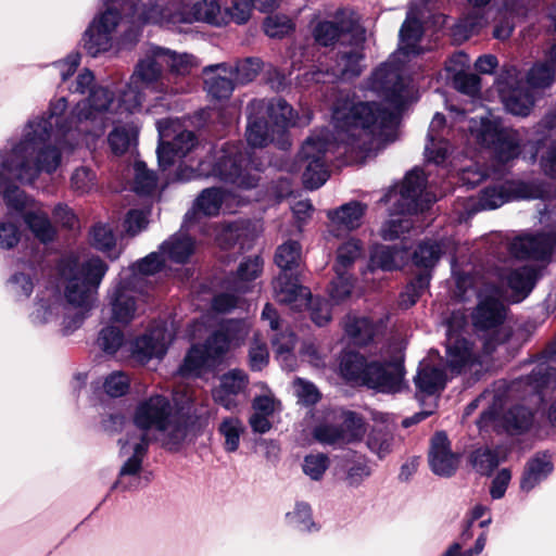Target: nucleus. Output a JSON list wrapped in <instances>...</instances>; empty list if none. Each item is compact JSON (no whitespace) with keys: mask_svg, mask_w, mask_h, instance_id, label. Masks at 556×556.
Returning <instances> with one entry per match:
<instances>
[{"mask_svg":"<svg viewBox=\"0 0 556 556\" xmlns=\"http://www.w3.org/2000/svg\"><path fill=\"white\" fill-rule=\"evenodd\" d=\"M388 141H303L300 150L302 179L307 189H317L329 177V165L363 163L386 149Z\"/></svg>","mask_w":556,"mask_h":556,"instance_id":"5","label":"nucleus"},{"mask_svg":"<svg viewBox=\"0 0 556 556\" xmlns=\"http://www.w3.org/2000/svg\"><path fill=\"white\" fill-rule=\"evenodd\" d=\"M540 190L532 184L523 181H507L500 187L486 188L482 191L479 204L482 210H494L510 200L534 199Z\"/></svg>","mask_w":556,"mask_h":556,"instance_id":"22","label":"nucleus"},{"mask_svg":"<svg viewBox=\"0 0 556 556\" xmlns=\"http://www.w3.org/2000/svg\"><path fill=\"white\" fill-rule=\"evenodd\" d=\"M266 141H248L247 147H235L233 142H225L220 148L222 155L216 161L201 162L212 163L211 174L220 179L237 185L239 188L250 189L258 181L257 172L261 170L262 162L254 156L256 149H263Z\"/></svg>","mask_w":556,"mask_h":556,"instance_id":"12","label":"nucleus"},{"mask_svg":"<svg viewBox=\"0 0 556 556\" xmlns=\"http://www.w3.org/2000/svg\"><path fill=\"white\" fill-rule=\"evenodd\" d=\"M89 242L94 249L108 253L112 260L119 255L113 228L109 224H96L89 231Z\"/></svg>","mask_w":556,"mask_h":556,"instance_id":"39","label":"nucleus"},{"mask_svg":"<svg viewBox=\"0 0 556 556\" xmlns=\"http://www.w3.org/2000/svg\"><path fill=\"white\" fill-rule=\"evenodd\" d=\"M429 464L431 470L441 477H451L458 468L459 457L451 451L450 441L443 432L435 433L431 440Z\"/></svg>","mask_w":556,"mask_h":556,"instance_id":"25","label":"nucleus"},{"mask_svg":"<svg viewBox=\"0 0 556 556\" xmlns=\"http://www.w3.org/2000/svg\"><path fill=\"white\" fill-rule=\"evenodd\" d=\"M60 296L56 293H50L47 298H41L36 303V307L30 315L35 325H43L53 320L64 309Z\"/></svg>","mask_w":556,"mask_h":556,"instance_id":"43","label":"nucleus"},{"mask_svg":"<svg viewBox=\"0 0 556 556\" xmlns=\"http://www.w3.org/2000/svg\"><path fill=\"white\" fill-rule=\"evenodd\" d=\"M219 433L224 438V448L228 453L236 452L240 445V438L244 432L242 421L237 417L225 418L219 427Z\"/></svg>","mask_w":556,"mask_h":556,"instance_id":"46","label":"nucleus"},{"mask_svg":"<svg viewBox=\"0 0 556 556\" xmlns=\"http://www.w3.org/2000/svg\"><path fill=\"white\" fill-rule=\"evenodd\" d=\"M225 201V193L218 188H210L202 191L195 206L204 215H216Z\"/></svg>","mask_w":556,"mask_h":556,"instance_id":"56","label":"nucleus"},{"mask_svg":"<svg viewBox=\"0 0 556 556\" xmlns=\"http://www.w3.org/2000/svg\"><path fill=\"white\" fill-rule=\"evenodd\" d=\"M472 7L471 11L463 18L460 26L467 35L479 33L486 27L493 15L492 8L488 7L491 0H467Z\"/></svg>","mask_w":556,"mask_h":556,"instance_id":"37","label":"nucleus"},{"mask_svg":"<svg viewBox=\"0 0 556 556\" xmlns=\"http://www.w3.org/2000/svg\"><path fill=\"white\" fill-rule=\"evenodd\" d=\"M497 90L505 109L518 116H527L534 105V96L519 78L515 66L507 67L497 79Z\"/></svg>","mask_w":556,"mask_h":556,"instance_id":"18","label":"nucleus"},{"mask_svg":"<svg viewBox=\"0 0 556 556\" xmlns=\"http://www.w3.org/2000/svg\"><path fill=\"white\" fill-rule=\"evenodd\" d=\"M340 372L352 383L367 386L380 392L395 393L403 388V367L399 361L380 364L367 362L358 353L346 352L340 359Z\"/></svg>","mask_w":556,"mask_h":556,"instance_id":"11","label":"nucleus"},{"mask_svg":"<svg viewBox=\"0 0 556 556\" xmlns=\"http://www.w3.org/2000/svg\"><path fill=\"white\" fill-rule=\"evenodd\" d=\"M250 224L245 220H236L222 225L217 233V241L223 248H230L239 244V249L243 250L252 240Z\"/></svg>","mask_w":556,"mask_h":556,"instance_id":"34","label":"nucleus"},{"mask_svg":"<svg viewBox=\"0 0 556 556\" xmlns=\"http://www.w3.org/2000/svg\"><path fill=\"white\" fill-rule=\"evenodd\" d=\"M443 253V244L438 242H424L420 243L414 252V263L426 269L432 268L440 260Z\"/></svg>","mask_w":556,"mask_h":556,"instance_id":"52","label":"nucleus"},{"mask_svg":"<svg viewBox=\"0 0 556 556\" xmlns=\"http://www.w3.org/2000/svg\"><path fill=\"white\" fill-rule=\"evenodd\" d=\"M96 186V174L87 167L77 168L71 177V187L77 193H89Z\"/></svg>","mask_w":556,"mask_h":556,"instance_id":"63","label":"nucleus"},{"mask_svg":"<svg viewBox=\"0 0 556 556\" xmlns=\"http://www.w3.org/2000/svg\"><path fill=\"white\" fill-rule=\"evenodd\" d=\"M351 37L354 42L351 47H344L339 51V60L336 66L331 67V73H326L317 70L311 73L304 74V83H325V76L330 75L333 78L356 76L362 71V43L364 41V31L358 26H351L349 28Z\"/></svg>","mask_w":556,"mask_h":556,"instance_id":"17","label":"nucleus"},{"mask_svg":"<svg viewBox=\"0 0 556 556\" xmlns=\"http://www.w3.org/2000/svg\"><path fill=\"white\" fill-rule=\"evenodd\" d=\"M160 250L168 260L176 263H185L194 251V242L187 235L179 232L165 241Z\"/></svg>","mask_w":556,"mask_h":556,"instance_id":"38","label":"nucleus"},{"mask_svg":"<svg viewBox=\"0 0 556 556\" xmlns=\"http://www.w3.org/2000/svg\"><path fill=\"white\" fill-rule=\"evenodd\" d=\"M106 271V264L99 257H91L83 263L72 256L62 258L59 273L65 283L67 303L77 308L89 309Z\"/></svg>","mask_w":556,"mask_h":556,"instance_id":"10","label":"nucleus"},{"mask_svg":"<svg viewBox=\"0 0 556 556\" xmlns=\"http://www.w3.org/2000/svg\"><path fill=\"white\" fill-rule=\"evenodd\" d=\"M70 151L68 141H18L10 153L0 154V165L12 178L33 182L40 173L55 172Z\"/></svg>","mask_w":556,"mask_h":556,"instance_id":"7","label":"nucleus"},{"mask_svg":"<svg viewBox=\"0 0 556 556\" xmlns=\"http://www.w3.org/2000/svg\"><path fill=\"white\" fill-rule=\"evenodd\" d=\"M249 384L248 375L241 369H231L219 379V386L212 391L216 403L228 410L239 405L238 397L243 394Z\"/></svg>","mask_w":556,"mask_h":556,"instance_id":"23","label":"nucleus"},{"mask_svg":"<svg viewBox=\"0 0 556 556\" xmlns=\"http://www.w3.org/2000/svg\"><path fill=\"white\" fill-rule=\"evenodd\" d=\"M429 281L430 275L428 273L418 275L400 294L399 305L404 309L413 306L421 293L428 288Z\"/></svg>","mask_w":556,"mask_h":556,"instance_id":"54","label":"nucleus"},{"mask_svg":"<svg viewBox=\"0 0 556 556\" xmlns=\"http://www.w3.org/2000/svg\"><path fill=\"white\" fill-rule=\"evenodd\" d=\"M173 341V333L164 323H156L130 344V356L138 364L144 365L151 359H162Z\"/></svg>","mask_w":556,"mask_h":556,"instance_id":"19","label":"nucleus"},{"mask_svg":"<svg viewBox=\"0 0 556 556\" xmlns=\"http://www.w3.org/2000/svg\"><path fill=\"white\" fill-rule=\"evenodd\" d=\"M162 56L173 76H186L198 65L195 58L188 53H177L163 48Z\"/></svg>","mask_w":556,"mask_h":556,"instance_id":"45","label":"nucleus"},{"mask_svg":"<svg viewBox=\"0 0 556 556\" xmlns=\"http://www.w3.org/2000/svg\"><path fill=\"white\" fill-rule=\"evenodd\" d=\"M367 211V205L358 201H351L338 208L330 210L327 213L331 225L338 229L351 231L362 225L363 217Z\"/></svg>","mask_w":556,"mask_h":556,"instance_id":"30","label":"nucleus"},{"mask_svg":"<svg viewBox=\"0 0 556 556\" xmlns=\"http://www.w3.org/2000/svg\"><path fill=\"white\" fill-rule=\"evenodd\" d=\"M163 48L151 47L138 62L127 87L116 92L99 87L79 100L71 110L66 97L50 100L46 113L36 115L23 127V139H51L67 135L102 137L109 127L108 139H137L139 127L123 115L134 113L142 104V89L162 94L187 92L189 84L163 76Z\"/></svg>","mask_w":556,"mask_h":556,"instance_id":"1","label":"nucleus"},{"mask_svg":"<svg viewBox=\"0 0 556 556\" xmlns=\"http://www.w3.org/2000/svg\"><path fill=\"white\" fill-rule=\"evenodd\" d=\"M393 443L392 433L386 428L372 429L367 438V447L380 458L391 452Z\"/></svg>","mask_w":556,"mask_h":556,"instance_id":"57","label":"nucleus"},{"mask_svg":"<svg viewBox=\"0 0 556 556\" xmlns=\"http://www.w3.org/2000/svg\"><path fill=\"white\" fill-rule=\"evenodd\" d=\"M556 355V344L546 349L530 376L520 378L510 387V393L521 392L501 414V425L510 433H523L540 426V407L546 391L556 388V368L547 361Z\"/></svg>","mask_w":556,"mask_h":556,"instance_id":"4","label":"nucleus"},{"mask_svg":"<svg viewBox=\"0 0 556 556\" xmlns=\"http://www.w3.org/2000/svg\"><path fill=\"white\" fill-rule=\"evenodd\" d=\"M460 128L467 129L473 139H514L502 118L491 112L475 118L464 117Z\"/></svg>","mask_w":556,"mask_h":556,"instance_id":"24","label":"nucleus"},{"mask_svg":"<svg viewBox=\"0 0 556 556\" xmlns=\"http://www.w3.org/2000/svg\"><path fill=\"white\" fill-rule=\"evenodd\" d=\"M273 346L276 357L280 361L281 365L289 369H293L294 357L292 351L295 346V337L292 332H285L276 336L273 339Z\"/></svg>","mask_w":556,"mask_h":556,"instance_id":"49","label":"nucleus"},{"mask_svg":"<svg viewBox=\"0 0 556 556\" xmlns=\"http://www.w3.org/2000/svg\"><path fill=\"white\" fill-rule=\"evenodd\" d=\"M471 318L485 354H492L511 336V330L503 325L505 306L500 301L497 291L496 295H480Z\"/></svg>","mask_w":556,"mask_h":556,"instance_id":"13","label":"nucleus"},{"mask_svg":"<svg viewBox=\"0 0 556 556\" xmlns=\"http://www.w3.org/2000/svg\"><path fill=\"white\" fill-rule=\"evenodd\" d=\"M362 253L363 248L357 239L351 238L341 243L337 249V257L333 264L334 273L349 271Z\"/></svg>","mask_w":556,"mask_h":556,"instance_id":"44","label":"nucleus"},{"mask_svg":"<svg viewBox=\"0 0 556 556\" xmlns=\"http://www.w3.org/2000/svg\"><path fill=\"white\" fill-rule=\"evenodd\" d=\"M382 201L391 203L392 211L380 235L384 240L392 241L408 232L414 225L412 216L429 208L437 198L427 189V177L422 169L415 167L406 173L402 182L394 186Z\"/></svg>","mask_w":556,"mask_h":556,"instance_id":"6","label":"nucleus"},{"mask_svg":"<svg viewBox=\"0 0 556 556\" xmlns=\"http://www.w3.org/2000/svg\"><path fill=\"white\" fill-rule=\"evenodd\" d=\"M513 256L546 263L556 252V230L540 233L525 232L515 237L508 244Z\"/></svg>","mask_w":556,"mask_h":556,"instance_id":"20","label":"nucleus"},{"mask_svg":"<svg viewBox=\"0 0 556 556\" xmlns=\"http://www.w3.org/2000/svg\"><path fill=\"white\" fill-rule=\"evenodd\" d=\"M249 111L247 139H268L274 137L276 134L274 126H270L268 121L265 119L267 113H258L257 110H252V102L249 104Z\"/></svg>","mask_w":556,"mask_h":556,"instance_id":"47","label":"nucleus"},{"mask_svg":"<svg viewBox=\"0 0 556 556\" xmlns=\"http://www.w3.org/2000/svg\"><path fill=\"white\" fill-rule=\"evenodd\" d=\"M202 141H159L156 149L160 166L166 168L197 150Z\"/></svg>","mask_w":556,"mask_h":556,"instance_id":"33","label":"nucleus"},{"mask_svg":"<svg viewBox=\"0 0 556 556\" xmlns=\"http://www.w3.org/2000/svg\"><path fill=\"white\" fill-rule=\"evenodd\" d=\"M343 327L345 334L357 345L370 342L378 331L377 325L365 316L348 315Z\"/></svg>","mask_w":556,"mask_h":556,"instance_id":"36","label":"nucleus"},{"mask_svg":"<svg viewBox=\"0 0 556 556\" xmlns=\"http://www.w3.org/2000/svg\"><path fill=\"white\" fill-rule=\"evenodd\" d=\"M173 401L174 406L166 396L155 394L137 405L134 415L137 429L127 432L125 440L118 441L119 455L126 460L112 489L127 491L139 486L142 462L149 445L144 430L157 431L164 445L176 450L186 439L189 426L206 414V397L191 387H178Z\"/></svg>","mask_w":556,"mask_h":556,"instance_id":"3","label":"nucleus"},{"mask_svg":"<svg viewBox=\"0 0 556 556\" xmlns=\"http://www.w3.org/2000/svg\"><path fill=\"white\" fill-rule=\"evenodd\" d=\"M122 10L124 17L115 9L108 8L92 20L81 38L83 47L88 54L97 56L109 51L112 48L113 34L121 23L129 24L126 40H132L138 36V29L147 23L138 22V15L142 11H149V7L140 0H126Z\"/></svg>","mask_w":556,"mask_h":556,"instance_id":"9","label":"nucleus"},{"mask_svg":"<svg viewBox=\"0 0 556 556\" xmlns=\"http://www.w3.org/2000/svg\"><path fill=\"white\" fill-rule=\"evenodd\" d=\"M164 255L160 252H152L129 270L123 271L136 286L141 288V280L143 276H149L157 273L164 263Z\"/></svg>","mask_w":556,"mask_h":556,"instance_id":"42","label":"nucleus"},{"mask_svg":"<svg viewBox=\"0 0 556 556\" xmlns=\"http://www.w3.org/2000/svg\"><path fill=\"white\" fill-rule=\"evenodd\" d=\"M340 427L344 444L359 441L366 431L363 419L351 412L344 415V420Z\"/></svg>","mask_w":556,"mask_h":556,"instance_id":"58","label":"nucleus"},{"mask_svg":"<svg viewBox=\"0 0 556 556\" xmlns=\"http://www.w3.org/2000/svg\"><path fill=\"white\" fill-rule=\"evenodd\" d=\"M21 240L20 219L9 213L0 220V249H14Z\"/></svg>","mask_w":556,"mask_h":556,"instance_id":"50","label":"nucleus"},{"mask_svg":"<svg viewBox=\"0 0 556 556\" xmlns=\"http://www.w3.org/2000/svg\"><path fill=\"white\" fill-rule=\"evenodd\" d=\"M252 110H257L258 113H267L273 124L278 128L302 126L307 123V121H301L294 114L293 109L283 100L271 102L254 100L252 101Z\"/></svg>","mask_w":556,"mask_h":556,"instance_id":"29","label":"nucleus"},{"mask_svg":"<svg viewBox=\"0 0 556 556\" xmlns=\"http://www.w3.org/2000/svg\"><path fill=\"white\" fill-rule=\"evenodd\" d=\"M407 260V250L397 247H379L371 256L372 264L383 270L399 269Z\"/></svg>","mask_w":556,"mask_h":556,"instance_id":"40","label":"nucleus"},{"mask_svg":"<svg viewBox=\"0 0 556 556\" xmlns=\"http://www.w3.org/2000/svg\"><path fill=\"white\" fill-rule=\"evenodd\" d=\"M330 466L328 456L324 453H311L303 458L302 470L313 481L323 479Z\"/></svg>","mask_w":556,"mask_h":556,"instance_id":"53","label":"nucleus"},{"mask_svg":"<svg viewBox=\"0 0 556 556\" xmlns=\"http://www.w3.org/2000/svg\"><path fill=\"white\" fill-rule=\"evenodd\" d=\"M302 257V247L298 241L289 240L279 245L275 255L276 264L286 273L298 267Z\"/></svg>","mask_w":556,"mask_h":556,"instance_id":"48","label":"nucleus"},{"mask_svg":"<svg viewBox=\"0 0 556 556\" xmlns=\"http://www.w3.org/2000/svg\"><path fill=\"white\" fill-rule=\"evenodd\" d=\"M250 328L245 320L229 319L222 323L203 345H193L188 351L179 372L185 377H198L203 370L219 364L230 350L243 344Z\"/></svg>","mask_w":556,"mask_h":556,"instance_id":"8","label":"nucleus"},{"mask_svg":"<svg viewBox=\"0 0 556 556\" xmlns=\"http://www.w3.org/2000/svg\"><path fill=\"white\" fill-rule=\"evenodd\" d=\"M34 277L35 269L31 266H25L23 271L16 273L12 276L10 282L16 296L28 298L31 294L34 289Z\"/></svg>","mask_w":556,"mask_h":556,"instance_id":"61","label":"nucleus"},{"mask_svg":"<svg viewBox=\"0 0 556 556\" xmlns=\"http://www.w3.org/2000/svg\"><path fill=\"white\" fill-rule=\"evenodd\" d=\"M500 462L498 452L488 447L477 448L470 455L472 467L481 475H490L498 466Z\"/></svg>","mask_w":556,"mask_h":556,"instance_id":"51","label":"nucleus"},{"mask_svg":"<svg viewBox=\"0 0 556 556\" xmlns=\"http://www.w3.org/2000/svg\"><path fill=\"white\" fill-rule=\"evenodd\" d=\"M124 344V334L115 326L103 328L98 337V345L108 354H114Z\"/></svg>","mask_w":556,"mask_h":556,"instance_id":"60","label":"nucleus"},{"mask_svg":"<svg viewBox=\"0 0 556 556\" xmlns=\"http://www.w3.org/2000/svg\"><path fill=\"white\" fill-rule=\"evenodd\" d=\"M492 354H485L481 341L467 338L450 337L446 344V364L453 374L480 371L485 359Z\"/></svg>","mask_w":556,"mask_h":556,"instance_id":"16","label":"nucleus"},{"mask_svg":"<svg viewBox=\"0 0 556 556\" xmlns=\"http://www.w3.org/2000/svg\"><path fill=\"white\" fill-rule=\"evenodd\" d=\"M156 128L160 139H195V135L177 118L160 119Z\"/></svg>","mask_w":556,"mask_h":556,"instance_id":"55","label":"nucleus"},{"mask_svg":"<svg viewBox=\"0 0 556 556\" xmlns=\"http://www.w3.org/2000/svg\"><path fill=\"white\" fill-rule=\"evenodd\" d=\"M556 79V43L545 54V61L535 63L527 75L530 89H545Z\"/></svg>","mask_w":556,"mask_h":556,"instance_id":"31","label":"nucleus"},{"mask_svg":"<svg viewBox=\"0 0 556 556\" xmlns=\"http://www.w3.org/2000/svg\"><path fill=\"white\" fill-rule=\"evenodd\" d=\"M204 86L207 93L217 100L228 99L236 86L233 70L225 63L210 65L203 70Z\"/></svg>","mask_w":556,"mask_h":556,"instance_id":"27","label":"nucleus"},{"mask_svg":"<svg viewBox=\"0 0 556 556\" xmlns=\"http://www.w3.org/2000/svg\"><path fill=\"white\" fill-rule=\"evenodd\" d=\"M135 181L134 190L137 193L149 194L156 187L155 175L148 170L146 164L141 161H137L134 165Z\"/></svg>","mask_w":556,"mask_h":556,"instance_id":"59","label":"nucleus"},{"mask_svg":"<svg viewBox=\"0 0 556 556\" xmlns=\"http://www.w3.org/2000/svg\"><path fill=\"white\" fill-rule=\"evenodd\" d=\"M273 288L275 299L292 309L301 311L308 305L311 299L309 290L299 285L287 273L280 274L273 281Z\"/></svg>","mask_w":556,"mask_h":556,"instance_id":"26","label":"nucleus"},{"mask_svg":"<svg viewBox=\"0 0 556 556\" xmlns=\"http://www.w3.org/2000/svg\"><path fill=\"white\" fill-rule=\"evenodd\" d=\"M421 35V23L412 10L400 30L399 51L380 65L366 83V90L381 98L383 103L356 102L350 97L338 99L332 110L336 128L345 131L362 129L366 135L384 139L393 136L400 124V112L408 98L407 81L400 63L402 56L420 53L417 42Z\"/></svg>","mask_w":556,"mask_h":556,"instance_id":"2","label":"nucleus"},{"mask_svg":"<svg viewBox=\"0 0 556 556\" xmlns=\"http://www.w3.org/2000/svg\"><path fill=\"white\" fill-rule=\"evenodd\" d=\"M414 380L419 392L432 395L443 390L446 377L442 368L424 361L420 363Z\"/></svg>","mask_w":556,"mask_h":556,"instance_id":"32","label":"nucleus"},{"mask_svg":"<svg viewBox=\"0 0 556 556\" xmlns=\"http://www.w3.org/2000/svg\"><path fill=\"white\" fill-rule=\"evenodd\" d=\"M352 277L348 275V271L342 274L336 273V278L331 281L329 294L334 303H341L346 300L353 289Z\"/></svg>","mask_w":556,"mask_h":556,"instance_id":"62","label":"nucleus"},{"mask_svg":"<svg viewBox=\"0 0 556 556\" xmlns=\"http://www.w3.org/2000/svg\"><path fill=\"white\" fill-rule=\"evenodd\" d=\"M293 29L292 21L286 15H273L264 22L265 34L271 38H282Z\"/></svg>","mask_w":556,"mask_h":556,"instance_id":"64","label":"nucleus"},{"mask_svg":"<svg viewBox=\"0 0 556 556\" xmlns=\"http://www.w3.org/2000/svg\"><path fill=\"white\" fill-rule=\"evenodd\" d=\"M141 288L128 280L125 274H121L119 280L109 293L111 318L115 323L127 325L138 312V294Z\"/></svg>","mask_w":556,"mask_h":556,"instance_id":"21","label":"nucleus"},{"mask_svg":"<svg viewBox=\"0 0 556 556\" xmlns=\"http://www.w3.org/2000/svg\"><path fill=\"white\" fill-rule=\"evenodd\" d=\"M0 193L10 211L22 214L25 224L38 240L43 243L53 240L55 230L47 213L35 210L33 200L18 187L8 184L3 174H0Z\"/></svg>","mask_w":556,"mask_h":556,"instance_id":"15","label":"nucleus"},{"mask_svg":"<svg viewBox=\"0 0 556 556\" xmlns=\"http://www.w3.org/2000/svg\"><path fill=\"white\" fill-rule=\"evenodd\" d=\"M149 11L138 15V22H151L160 25H175L178 23L205 22L215 26L228 23L225 13L216 0H201L195 2L189 11L173 13L169 8L157 3L159 0H148Z\"/></svg>","mask_w":556,"mask_h":556,"instance_id":"14","label":"nucleus"},{"mask_svg":"<svg viewBox=\"0 0 556 556\" xmlns=\"http://www.w3.org/2000/svg\"><path fill=\"white\" fill-rule=\"evenodd\" d=\"M538 276L539 269L532 265L511 269L503 276V281L511 291V301L520 302L528 296L536 282Z\"/></svg>","mask_w":556,"mask_h":556,"instance_id":"28","label":"nucleus"},{"mask_svg":"<svg viewBox=\"0 0 556 556\" xmlns=\"http://www.w3.org/2000/svg\"><path fill=\"white\" fill-rule=\"evenodd\" d=\"M553 470L551 456L547 453L536 454L526 466L521 489L523 491L532 490L538 483L545 479Z\"/></svg>","mask_w":556,"mask_h":556,"instance_id":"35","label":"nucleus"},{"mask_svg":"<svg viewBox=\"0 0 556 556\" xmlns=\"http://www.w3.org/2000/svg\"><path fill=\"white\" fill-rule=\"evenodd\" d=\"M263 264V260L260 256L249 257L240 263L232 281L233 290L241 293L247 292L250 289L248 283L261 275Z\"/></svg>","mask_w":556,"mask_h":556,"instance_id":"41","label":"nucleus"}]
</instances>
